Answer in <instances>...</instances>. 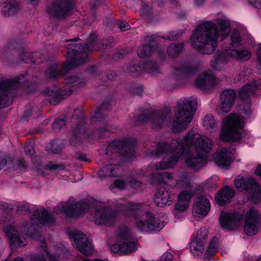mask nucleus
Returning <instances> with one entry per match:
<instances>
[{
	"instance_id": "1",
	"label": "nucleus",
	"mask_w": 261,
	"mask_h": 261,
	"mask_svg": "<svg viewBox=\"0 0 261 261\" xmlns=\"http://www.w3.org/2000/svg\"><path fill=\"white\" fill-rule=\"evenodd\" d=\"M229 32L230 24L225 19L205 21L197 27L191 37V44L198 52L212 54L217 47L218 39H223Z\"/></svg>"
},
{
	"instance_id": "2",
	"label": "nucleus",
	"mask_w": 261,
	"mask_h": 261,
	"mask_svg": "<svg viewBox=\"0 0 261 261\" xmlns=\"http://www.w3.org/2000/svg\"><path fill=\"white\" fill-rule=\"evenodd\" d=\"M144 209L142 203L128 202L124 206L123 214L130 219L134 227L140 231L151 232L162 229L164 226L163 222Z\"/></svg>"
},
{
	"instance_id": "3",
	"label": "nucleus",
	"mask_w": 261,
	"mask_h": 261,
	"mask_svg": "<svg viewBox=\"0 0 261 261\" xmlns=\"http://www.w3.org/2000/svg\"><path fill=\"white\" fill-rule=\"evenodd\" d=\"M94 45L93 42L82 47L79 44H70L67 47V53L72 60L64 65L56 63L53 64L46 71V76L49 79L57 78L63 74L61 70L67 71L86 63L88 61V53L96 49L94 48Z\"/></svg>"
},
{
	"instance_id": "4",
	"label": "nucleus",
	"mask_w": 261,
	"mask_h": 261,
	"mask_svg": "<svg viewBox=\"0 0 261 261\" xmlns=\"http://www.w3.org/2000/svg\"><path fill=\"white\" fill-rule=\"evenodd\" d=\"M184 153L183 148H178L177 145L160 143L157 145L155 150L148 149L146 151L148 156L163 155V161L156 163L155 168L158 170H165L173 167L177 163L178 159Z\"/></svg>"
},
{
	"instance_id": "5",
	"label": "nucleus",
	"mask_w": 261,
	"mask_h": 261,
	"mask_svg": "<svg viewBox=\"0 0 261 261\" xmlns=\"http://www.w3.org/2000/svg\"><path fill=\"white\" fill-rule=\"evenodd\" d=\"M196 107L194 98H189L179 102L174 110L171 129L178 132L187 129L192 121Z\"/></svg>"
},
{
	"instance_id": "6",
	"label": "nucleus",
	"mask_w": 261,
	"mask_h": 261,
	"mask_svg": "<svg viewBox=\"0 0 261 261\" xmlns=\"http://www.w3.org/2000/svg\"><path fill=\"white\" fill-rule=\"evenodd\" d=\"M213 144V141L209 137L200 135L193 130L189 131L181 140L172 141L173 146L177 145L178 148L182 147L184 152L189 148H192L204 154L211 150Z\"/></svg>"
},
{
	"instance_id": "7",
	"label": "nucleus",
	"mask_w": 261,
	"mask_h": 261,
	"mask_svg": "<svg viewBox=\"0 0 261 261\" xmlns=\"http://www.w3.org/2000/svg\"><path fill=\"white\" fill-rule=\"evenodd\" d=\"M138 248V241L133 236L132 229L122 227L117 233V243L113 244L110 249L114 253L128 254L136 251Z\"/></svg>"
},
{
	"instance_id": "8",
	"label": "nucleus",
	"mask_w": 261,
	"mask_h": 261,
	"mask_svg": "<svg viewBox=\"0 0 261 261\" xmlns=\"http://www.w3.org/2000/svg\"><path fill=\"white\" fill-rule=\"evenodd\" d=\"M31 230H34V227L28 225L18 226L14 224H8L4 227V231L9 239V243L13 247L25 246V236L36 238L40 236L38 231L32 233Z\"/></svg>"
},
{
	"instance_id": "9",
	"label": "nucleus",
	"mask_w": 261,
	"mask_h": 261,
	"mask_svg": "<svg viewBox=\"0 0 261 261\" xmlns=\"http://www.w3.org/2000/svg\"><path fill=\"white\" fill-rule=\"evenodd\" d=\"M243 124L242 117L234 113L230 114L223 121L220 139L225 141L240 140L241 137V129Z\"/></svg>"
},
{
	"instance_id": "10",
	"label": "nucleus",
	"mask_w": 261,
	"mask_h": 261,
	"mask_svg": "<svg viewBox=\"0 0 261 261\" xmlns=\"http://www.w3.org/2000/svg\"><path fill=\"white\" fill-rule=\"evenodd\" d=\"M93 215L94 223L97 225L110 226L117 219V212L110 207H101L95 210Z\"/></svg>"
},
{
	"instance_id": "11",
	"label": "nucleus",
	"mask_w": 261,
	"mask_h": 261,
	"mask_svg": "<svg viewBox=\"0 0 261 261\" xmlns=\"http://www.w3.org/2000/svg\"><path fill=\"white\" fill-rule=\"evenodd\" d=\"M67 233L74 243L75 247L83 254L90 255L92 254L93 249L91 243L88 241L85 234L73 228L68 229Z\"/></svg>"
},
{
	"instance_id": "12",
	"label": "nucleus",
	"mask_w": 261,
	"mask_h": 261,
	"mask_svg": "<svg viewBox=\"0 0 261 261\" xmlns=\"http://www.w3.org/2000/svg\"><path fill=\"white\" fill-rule=\"evenodd\" d=\"M244 230L249 236L255 234L261 226V216L256 210L250 209L244 215Z\"/></svg>"
},
{
	"instance_id": "13",
	"label": "nucleus",
	"mask_w": 261,
	"mask_h": 261,
	"mask_svg": "<svg viewBox=\"0 0 261 261\" xmlns=\"http://www.w3.org/2000/svg\"><path fill=\"white\" fill-rule=\"evenodd\" d=\"M90 207V204L86 201L69 202L66 206L62 207L60 211L67 217H78L88 212Z\"/></svg>"
},
{
	"instance_id": "14",
	"label": "nucleus",
	"mask_w": 261,
	"mask_h": 261,
	"mask_svg": "<svg viewBox=\"0 0 261 261\" xmlns=\"http://www.w3.org/2000/svg\"><path fill=\"white\" fill-rule=\"evenodd\" d=\"M234 184L239 191L250 190L253 192L252 197L254 199H261V187L253 178L246 180L242 177H238L235 179Z\"/></svg>"
},
{
	"instance_id": "15",
	"label": "nucleus",
	"mask_w": 261,
	"mask_h": 261,
	"mask_svg": "<svg viewBox=\"0 0 261 261\" xmlns=\"http://www.w3.org/2000/svg\"><path fill=\"white\" fill-rule=\"evenodd\" d=\"M242 214L239 213L222 212L220 217L221 226L227 230H234L241 226Z\"/></svg>"
},
{
	"instance_id": "16",
	"label": "nucleus",
	"mask_w": 261,
	"mask_h": 261,
	"mask_svg": "<svg viewBox=\"0 0 261 261\" xmlns=\"http://www.w3.org/2000/svg\"><path fill=\"white\" fill-rule=\"evenodd\" d=\"M190 152L187 154L185 159L186 166L194 170H198L203 167L206 163V158L204 153L189 148Z\"/></svg>"
},
{
	"instance_id": "17",
	"label": "nucleus",
	"mask_w": 261,
	"mask_h": 261,
	"mask_svg": "<svg viewBox=\"0 0 261 261\" xmlns=\"http://www.w3.org/2000/svg\"><path fill=\"white\" fill-rule=\"evenodd\" d=\"M171 112L166 108L163 111L156 112L151 111L148 114V120L154 128H160L165 126L170 121Z\"/></svg>"
},
{
	"instance_id": "18",
	"label": "nucleus",
	"mask_w": 261,
	"mask_h": 261,
	"mask_svg": "<svg viewBox=\"0 0 261 261\" xmlns=\"http://www.w3.org/2000/svg\"><path fill=\"white\" fill-rule=\"evenodd\" d=\"M39 248L43 251L49 257L50 261H59V259L65 251L62 245L56 247L53 244L47 243L44 239H41L39 243Z\"/></svg>"
},
{
	"instance_id": "19",
	"label": "nucleus",
	"mask_w": 261,
	"mask_h": 261,
	"mask_svg": "<svg viewBox=\"0 0 261 261\" xmlns=\"http://www.w3.org/2000/svg\"><path fill=\"white\" fill-rule=\"evenodd\" d=\"M236 94L234 90L226 89L220 95V103L217 108L219 113H227L234 104Z\"/></svg>"
},
{
	"instance_id": "20",
	"label": "nucleus",
	"mask_w": 261,
	"mask_h": 261,
	"mask_svg": "<svg viewBox=\"0 0 261 261\" xmlns=\"http://www.w3.org/2000/svg\"><path fill=\"white\" fill-rule=\"evenodd\" d=\"M72 5L71 0H61L59 4L49 8L48 13L50 16L58 19L64 18L70 14Z\"/></svg>"
},
{
	"instance_id": "21",
	"label": "nucleus",
	"mask_w": 261,
	"mask_h": 261,
	"mask_svg": "<svg viewBox=\"0 0 261 261\" xmlns=\"http://www.w3.org/2000/svg\"><path fill=\"white\" fill-rule=\"evenodd\" d=\"M19 85V83L17 80L4 81L0 82V108L8 106L11 103L7 91L16 89Z\"/></svg>"
},
{
	"instance_id": "22",
	"label": "nucleus",
	"mask_w": 261,
	"mask_h": 261,
	"mask_svg": "<svg viewBox=\"0 0 261 261\" xmlns=\"http://www.w3.org/2000/svg\"><path fill=\"white\" fill-rule=\"evenodd\" d=\"M210 203L205 196L196 197L192 210V215L194 217L199 218L206 216L210 210Z\"/></svg>"
},
{
	"instance_id": "23",
	"label": "nucleus",
	"mask_w": 261,
	"mask_h": 261,
	"mask_svg": "<svg viewBox=\"0 0 261 261\" xmlns=\"http://www.w3.org/2000/svg\"><path fill=\"white\" fill-rule=\"evenodd\" d=\"M198 68L194 65L184 66L181 64H176L173 67L172 76L176 80L186 79L195 74Z\"/></svg>"
},
{
	"instance_id": "24",
	"label": "nucleus",
	"mask_w": 261,
	"mask_h": 261,
	"mask_svg": "<svg viewBox=\"0 0 261 261\" xmlns=\"http://www.w3.org/2000/svg\"><path fill=\"white\" fill-rule=\"evenodd\" d=\"M196 86L203 90H209L214 88L217 84L214 75L208 72L200 74L195 80Z\"/></svg>"
},
{
	"instance_id": "25",
	"label": "nucleus",
	"mask_w": 261,
	"mask_h": 261,
	"mask_svg": "<svg viewBox=\"0 0 261 261\" xmlns=\"http://www.w3.org/2000/svg\"><path fill=\"white\" fill-rule=\"evenodd\" d=\"M213 157L217 165L223 168H228L232 162L231 153L230 151L225 148L218 149L215 153Z\"/></svg>"
},
{
	"instance_id": "26",
	"label": "nucleus",
	"mask_w": 261,
	"mask_h": 261,
	"mask_svg": "<svg viewBox=\"0 0 261 261\" xmlns=\"http://www.w3.org/2000/svg\"><path fill=\"white\" fill-rule=\"evenodd\" d=\"M86 132V129L83 125L81 124L77 125L73 129V136L70 140L71 144L74 146H80L85 143L88 136Z\"/></svg>"
},
{
	"instance_id": "27",
	"label": "nucleus",
	"mask_w": 261,
	"mask_h": 261,
	"mask_svg": "<svg viewBox=\"0 0 261 261\" xmlns=\"http://www.w3.org/2000/svg\"><path fill=\"white\" fill-rule=\"evenodd\" d=\"M174 196L170 194L168 191L165 188H161L155 194L154 201L155 204L160 207L171 204Z\"/></svg>"
},
{
	"instance_id": "28",
	"label": "nucleus",
	"mask_w": 261,
	"mask_h": 261,
	"mask_svg": "<svg viewBox=\"0 0 261 261\" xmlns=\"http://www.w3.org/2000/svg\"><path fill=\"white\" fill-rule=\"evenodd\" d=\"M261 86L260 80H254L251 82H248L239 91L240 97L244 100L247 99L252 96L256 90L259 88Z\"/></svg>"
},
{
	"instance_id": "29",
	"label": "nucleus",
	"mask_w": 261,
	"mask_h": 261,
	"mask_svg": "<svg viewBox=\"0 0 261 261\" xmlns=\"http://www.w3.org/2000/svg\"><path fill=\"white\" fill-rule=\"evenodd\" d=\"M2 13L5 16H12L19 10L18 2L16 0H2Z\"/></svg>"
},
{
	"instance_id": "30",
	"label": "nucleus",
	"mask_w": 261,
	"mask_h": 261,
	"mask_svg": "<svg viewBox=\"0 0 261 261\" xmlns=\"http://www.w3.org/2000/svg\"><path fill=\"white\" fill-rule=\"evenodd\" d=\"M192 197L190 191H184L178 194V200L175 205L174 210L178 212L186 211L189 207V201Z\"/></svg>"
},
{
	"instance_id": "31",
	"label": "nucleus",
	"mask_w": 261,
	"mask_h": 261,
	"mask_svg": "<svg viewBox=\"0 0 261 261\" xmlns=\"http://www.w3.org/2000/svg\"><path fill=\"white\" fill-rule=\"evenodd\" d=\"M32 220H35L36 223L46 225L53 223L55 219L52 214H49L46 211L42 209L35 211Z\"/></svg>"
},
{
	"instance_id": "32",
	"label": "nucleus",
	"mask_w": 261,
	"mask_h": 261,
	"mask_svg": "<svg viewBox=\"0 0 261 261\" xmlns=\"http://www.w3.org/2000/svg\"><path fill=\"white\" fill-rule=\"evenodd\" d=\"M136 144V140H124L123 141H116L111 143L108 147V152H120L122 149H130L134 144Z\"/></svg>"
},
{
	"instance_id": "33",
	"label": "nucleus",
	"mask_w": 261,
	"mask_h": 261,
	"mask_svg": "<svg viewBox=\"0 0 261 261\" xmlns=\"http://www.w3.org/2000/svg\"><path fill=\"white\" fill-rule=\"evenodd\" d=\"M148 44L143 45L138 50V56L141 58L150 56L154 51L156 46V42L153 40L151 36H148L145 38Z\"/></svg>"
},
{
	"instance_id": "34",
	"label": "nucleus",
	"mask_w": 261,
	"mask_h": 261,
	"mask_svg": "<svg viewBox=\"0 0 261 261\" xmlns=\"http://www.w3.org/2000/svg\"><path fill=\"white\" fill-rule=\"evenodd\" d=\"M234 196L232 190L228 187H225L221 190L215 196V199L218 204L223 205L230 202Z\"/></svg>"
},
{
	"instance_id": "35",
	"label": "nucleus",
	"mask_w": 261,
	"mask_h": 261,
	"mask_svg": "<svg viewBox=\"0 0 261 261\" xmlns=\"http://www.w3.org/2000/svg\"><path fill=\"white\" fill-rule=\"evenodd\" d=\"M225 54L229 58L237 60H247L250 58V53L245 49H227Z\"/></svg>"
},
{
	"instance_id": "36",
	"label": "nucleus",
	"mask_w": 261,
	"mask_h": 261,
	"mask_svg": "<svg viewBox=\"0 0 261 261\" xmlns=\"http://www.w3.org/2000/svg\"><path fill=\"white\" fill-rule=\"evenodd\" d=\"M229 57L223 53H217L215 55V58L212 60L211 63V67L216 70H220L225 64H226Z\"/></svg>"
},
{
	"instance_id": "37",
	"label": "nucleus",
	"mask_w": 261,
	"mask_h": 261,
	"mask_svg": "<svg viewBox=\"0 0 261 261\" xmlns=\"http://www.w3.org/2000/svg\"><path fill=\"white\" fill-rule=\"evenodd\" d=\"M203 126L208 131L213 132L217 129L218 124L212 115L208 114L203 119Z\"/></svg>"
},
{
	"instance_id": "38",
	"label": "nucleus",
	"mask_w": 261,
	"mask_h": 261,
	"mask_svg": "<svg viewBox=\"0 0 261 261\" xmlns=\"http://www.w3.org/2000/svg\"><path fill=\"white\" fill-rule=\"evenodd\" d=\"M118 168L116 166L109 165L99 170L98 172V175L100 178L116 176L118 173Z\"/></svg>"
},
{
	"instance_id": "39",
	"label": "nucleus",
	"mask_w": 261,
	"mask_h": 261,
	"mask_svg": "<svg viewBox=\"0 0 261 261\" xmlns=\"http://www.w3.org/2000/svg\"><path fill=\"white\" fill-rule=\"evenodd\" d=\"M206 242L194 240L191 242L190 244L191 251L194 255H200L201 254L205 248Z\"/></svg>"
},
{
	"instance_id": "40",
	"label": "nucleus",
	"mask_w": 261,
	"mask_h": 261,
	"mask_svg": "<svg viewBox=\"0 0 261 261\" xmlns=\"http://www.w3.org/2000/svg\"><path fill=\"white\" fill-rule=\"evenodd\" d=\"M184 47V43H172L167 49V53L170 57L174 58L179 55L182 51Z\"/></svg>"
},
{
	"instance_id": "41",
	"label": "nucleus",
	"mask_w": 261,
	"mask_h": 261,
	"mask_svg": "<svg viewBox=\"0 0 261 261\" xmlns=\"http://www.w3.org/2000/svg\"><path fill=\"white\" fill-rule=\"evenodd\" d=\"M191 178L188 173H184L176 179V186L179 187H189L190 186Z\"/></svg>"
},
{
	"instance_id": "42",
	"label": "nucleus",
	"mask_w": 261,
	"mask_h": 261,
	"mask_svg": "<svg viewBox=\"0 0 261 261\" xmlns=\"http://www.w3.org/2000/svg\"><path fill=\"white\" fill-rule=\"evenodd\" d=\"M218 239L216 237H213L211 241L208 248L205 253V255L206 257H210L216 253L218 248Z\"/></svg>"
},
{
	"instance_id": "43",
	"label": "nucleus",
	"mask_w": 261,
	"mask_h": 261,
	"mask_svg": "<svg viewBox=\"0 0 261 261\" xmlns=\"http://www.w3.org/2000/svg\"><path fill=\"white\" fill-rule=\"evenodd\" d=\"M143 68L145 71L152 74L153 75H155L159 73V69L155 62H151L145 63L143 65Z\"/></svg>"
},
{
	"instance_id": "44",
	"label": "nucleus",
	"mask_w": 261,
	"mask_h": 261,
	"mask_svg": "<svg viewBox=\"0 0 261 261\" xmlns=\"http://www.w3.org/2000/svg\"><path fill=\"white\" fill-rule=\"evenodd\" d=\"M104 105L99 109H96L93 116L92 117V121L94 123L101 121L105 118V111L104 110Z\"/></svg>"
},
{
	"instance_id": "45",
	"label": "nucleus",
	"mask_w": 261,
	"mask_h": 261,
	"mask_svg": "<svg viewBox=\"0 0 261 261\" xmlns=\"http://www.w3.org/2000/svg\"><path fill=\"white\" fill-rule=\"evenodd\" d=\"M208 237V230L205 227L201 228L197 232L196 237L195 240L206 242Z\"/></svg>"
},
{
	"instance_id": "46",
	"label": "nucleus",
	"mask_w": 261,
	"mask_h": 261,
	"mask_svg": "<svg viewBox=\"0 0 261 261\" xmlns=\"http://www.w3.org/2000/svg\"><path fill=\"white\" fill-rule=\"evenodd\" d=\"M66 83L72 86H76L79 87L84 85L83 82L76 76H72L68 77L66 80Z\"/></svg>"
},
{
	"instance_id": "47",
	"label": "nucleus",
	"mask_w": 261,
	"mask_h": 261,
	"mask_svg": "<svg viewBox=\"0 0 261 261\" xmlns=\"http://www.w3.org/2000/svg\"><path fill=\"white\" fill-rule=\"evenodd\" d=\"M147 4H144L140 11L141 15L144 18H147L151 10L150 2H147Z\"/></svg>"
},
{
	"instance_id": "48",
	"label": "nucleus",
	"mask_w": 261,
	"mask_h": 261,
	"mask_svg": "<svg viewBox=\"0 0 261 261\" xmlns=\"http://www.w3.org/2000/svg\"><path fill=\"white\" fill-rule=\"evenodd\" d=\"M110 132V128L107 126V128L101 127L97 131L94 132V135L97 136V137L101 138L108 136Z\"/></svg>"
},
{
	"instance_id": "49",
	"label": "nucleus",
	"mask_w": 261,
	"mask_h": 261,
	"mask_svg": "<svg viewBox=\"0 0 261 261\" xmlns=\"http://www.w3.org/2000/svg\"><path fill=\"white\" fill-rule=\"evenodd\" d=\"M231 43L234 46H238L241 41L240 33L237 31H234L231 35Z\"/></svg>"
},
{
	"instance_id": "50",
	"label": "nucleus",
	"mask_w": 261,
	"mask_h": 261,
	"mask_svg": "<svg viewBox=\"0 0 261 261\" xmlns=\"http://www.w3.org/2000/svg\"><path fill=\"white\" fill-rule=\"evenodd\" d=\"M160 176L162 178V182L165 184H169L174 179L173 174L169 172H164Z\"/></svg>"
},
{
	"instance_id": "51",
	"label": "nucleus",
	"mask_w": 261,
	"mask_h": 261,
	"mask_svg": "<svg viewBox=\"0 0 261 261\" xmlns=\"http://www.w3.org/2000/svg\"><path fill=\"white\" fill-rule=\"evenodd\" d=\"M182 32L179 31H175L170 32L169 35L165 38V39L170 40H174L178 39Z\"/></svg>"
},
{
	"instance_id": "52",
	"label": "nucleus",
	"mask_w": 261,
	"mask_h": 261,
	"mask_svg": "<svg viewBox=\"0 0 261 261\" xmlns=\"http://www.w3.org/2000/svg\"><path fill=\"white\" fill-rule=\"evenodd\" d=\"M65 121L63 119H58L53 123V128L56 131H58L65 125Z\"/></svg>"
},
{
	"instance_id": "53",
	"label": "nucleus",
	"mask_w": 261,
	"mask_h": 261,
	"mask_svg": "<svg viewBox=\"0 0 261 261\" xmlns=\"http://www.w3.org/2000/svg\"><path fill=\"white\" fill-rule=\"evenodd\" d=\"M127 182L129 184V186L135 189L139 188L140 187L142 183L140 182L139 180L132 178H129L127 179Z\"/></svg>"
},
{
	"instance_id": "54",
	"label": "nucleus",
	"mask_w": 261,
	"mask_h": 261,
	"mask_svg": "<svg viewBox=\"0 0 261 261\" xmlns=\"http://www.w3.org/2000/svg\"><path fill=\"white\" fill-rule=\"evenodd\" d=\"M126 183L127 181H124L122 180H116L114 182L115 186L119 189H123L126 187Z\"/></svg>"
},
{
	"instance_id": "55",
	"label": "nucleus",
	"mask_w": 261,
	"mask_h": 261,
	"mask_svg": "<svg viewBox=\"0 0 261 261\" xmlns=\"http://www.w3.org/2000/svg\"><path fill=\"white\" fill-rule=\"evenodd\" d=\"M173 255L170 253H166L163 254L160 261H172Z\"/></svg>"
},
{
	"instance_id": "56",
	"label": "nucleus",
	"mask_w": 261,
	"mask_h": 261,
	"mask_svg": "<svg viewBox=\"0 0 261 261\" xmlns=\"http://www.w3.org/2000/svg\"><path fill=\"white\" fill-rule=\"evenodd\" d=\"M32 261H45L43 254H35L31 257Z\"/></svg>"
},
{
	"instance_id": "57",
	"label": "nucleus",
	"mask_w": 261,
	"mask_h": 261,
	"mask_svg": "<svg viewBox=\"0 0 261 261\" xmlns=\"http://www.w3.org/2000/svg\"><path fill=\"white\" fill-rule=\"evenodd\" d=\"M75 158L81 161H86V162H89V160L87 158L86 155L82 153H77L75 155Z\"/></svg>"
},
{
	"instance_id": "58",
	"label": "nucleus",
	"mask_w": 261,
	"mask_h": 261,
	"mask_svg": "<svg viewBox=\"0 0 261 261\" xmlns=\"http://www.w3.org/2000/svg\"><path fill=\"white\" fill-rule=\"evenodd\" d=\"M14 44L12 43H8L4 48V51L7 54L9 51H11L14 48Z\"/></svg>"
},
{
	"instance_id": "59",
	"label": "nucleus",
	"mask_w": 261,
	"mask_h": 261,
	"mask_svg": "<svg viewBox=\"0 0 261 261\" xmlns=\"http://www.w3.org/2000/svg\"><path fill=\"white\" fill-rule=\"evenodd\" d=\"M119 27L121 31H125L129 29V25L126 22H123L119 24Z\"/></svg>"
},
{
	"instance_id": "60",
	"label": "nucleus",
	"mask_w": 261,
	"mask_h": 261,
	"mask_svg": "<svg viewBox=\"0 0 261 261\" xmlns=\"http://www.w3.org/2000/svg\"><path fill=\"white\" fill-rule=\"evenodd\" d=\"M24 149L26 154L29 155H31L34 153V150L31 146H26Z\"/></svg>"
},
{
	"instance_id": "61",
	"label": "nucleus",
	"mask_w": 261,
	"mask_h": 261,
	"mask_svg": "<svg viewBox=\"0 0 261 261\" xmlns=\"http://www.w3.org/2000/svg\"><path fill=\"white\" fill-rule=\"evenodd\" d=\"M245 79V73L242 72L241 73L236 77V80L237 81H244Z\"/></svg>"
},
{
	"instance_id": "62",
	"label": "nucleus",
	"mask_w": 261,
	"mask_h": 261,
	"mask_svg": "<svg viewBox=\"0 0 261 261\" xmlns=\"http://www.w3.org/2000/svg\"><path fill=\"white\" fill-rule=\"evenodd\" d=\"M257 56L258 64L261 67V48H259L257 51Z\"/></svg>"
},
{
	"instance_id": "63",
	"label": "nucleus",
	"mask_w": 261,
	"mask_h": 261,
	"mask_svg": "<svg viewBox=\"0 0 261 261\" xmlns=\"http://www.w3.org/2000/svg\"><path fill=\"white\" fill-rule=\"evenodd\" d=\"M133 92L137 94H141L142 93V89L141 87H137L133 90Z\"/></svg>"
},
{
	"instance_id": "64",
	"label": "nucleus",
	"mask_w": 261,
	"mask_h": 261,
	"mask_svg": "<svg viewBox=\"0 0 261 261\" xmlns=\"http://www.w3.org/2000/svg\"><path fill=\"white\" fill-rule=\"evenodd\" d=\"M204 0H195L194 4L196 7L200 6L203 3Z\"/></svg>"
}]
</instances>
